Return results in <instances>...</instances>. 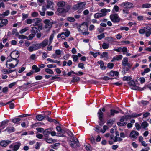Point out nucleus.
<instances>
[{
    "label": "nucleus",
    "instance_id": "nucleus-32",
    "mask_svg": "<svg viewBox=\"0 0 151 151\" xmlns=\"http://www.w3.org/2000/svg\"><path fill=\"white\" fill-rule=\"evenodd\" d=\"M66 3L63 1H60L58 2L57 5L60 7L63 8L65 5Z\"/></svg>",
    "mask_w": 151,
    "mask_h": 151
},
{
    "label": "nucleus",
    "instance_id": "nucleus-40",
    "mask_svg": "<svg viewBox=\"0 0 151 151\" xmlns=\"http://www.w3.org/2000/svg\"><path fill=\"white\" fill-rule=\"evenodd\" d=\"M45 71L48 74H54L53 71L51 69L49 68H46L45 69Z\"/></svg>",
    "mask_w": 151,
    "mask_h": 151
},
{
    "label": "nucleus",
    "instance_id": "nucleus-10",
    "mask_svg": "<svg viewBox=\"0 0 151 151\" xmlns=\"http://www.w3.org/2000/svg\"><path fill=\"white\" fill-rule=\"evenodd\" d=\"M44 22L45 24V28L46 29V31H49L52 27V24L49 19H46L44 21Z\"/></svg>",
    "mask_w": 151,
    "mask_h": 151
},
{
    "label": "nucleus",
    "instance_id": "nucleus-53",
    "mask_svg": "<svg viewBox=\"0 0 151 151\" xmlns=\"http://www.w3.org/2000/svg\"><path fill=\"white\" fill-rule=\"evenodd\" d=\"M114 66V64L112 63H109L107 64V67L110 69L112 68Z\"/></svg>",
    "mask_w": 151,
    "mask_h": 151
},
{
    "label": "nucleus",
    "instance_id": "nucleus-33",
    "mask_svg": "<svg viewBox=\"0 0 151 151\" xmlns=\"http://www.w3.org/2000/svg\"><path fill=\"white\" fill-rule=\"evenodd\" d=\"M9 121V120L6 119L2 121L0 124V128L6 125V124L8 123Z\"/></svg>",
    "mask_w": 151,
    "mask_h": 151
},
{
    "label": "nucleus",
    "instance_id": "nucleus-1",
    "mask_svg": "<svg viewBox=\"0 0 151 151\" xmlns=\"http://www.w3.org/2000/svg\"><path fill=\"white\" fill-rule=\"evenodd\" d=\"M41 19L37 18L32 19H29V24L33 23L34 26H37L38 29L40 30L43 29V24Z\"/></svg>",
    "mask_w": 151,
    "mask_h": 151
},
{
    "label": "nucleus",
    "instance_id": "nucleus-34",
    "mask_svg": "<svg viewBox=\"0 0 151 151\" xmlns=\"http://www.w3.org/2000/svg\"><path fill=\"white\" fill-rule=\"evenodd\" d=\"M60 144L59 143H56L54 144L50 145V147L53 149H57L58 148Z\"/></svg>",
    "mask_w": 151,
    "mask_h": 151
},
{
    "label": "nucleus",
    "instance_id": "nucleus-13",
    "mask_svg": "<svg viewBox=\"0 0 151 151\" xmlns=\"http://www.w3.org/2000/svg\"><path fill=\"white\" fill-rule=\"evenodd\" d=\"M79 10H78V13H81L83 9L85 8V7L86 5V2H80L78 4Z\"/></svg>",
    "mask_w": 151,
    "mask_h": 151
},
{
    "label": "nucleus",
    "instance_id": "nucleus-62",
    "mask_svg": "<svg viewBox=\"0 0 151 151\" xmlns=\"http://www.w3.org/2000/svg\"><path fill=\"white\" fill-rule=\"evenodd\" d=\"M68 20L71 22H73L75 21V19L73 17H69L67 18Z\"/></svg>",
    "mask_w": 151,
    "mask_h": 151
},
{
    "label": "nucleus",
    "instance_id": "nucleus-59",
    "mask_svg": "<svg viewBox=\"0 0 151 151\" xmlns=\"http://www.w3.org/2000/svg\"><path fill=\"white\" fill-rule=\"evenodd\" d=\"M120 29L121 30H125L127 31L129 30V28L127 27H120Z\"/></svg>",
    "mask_w": 151,
    "mask_h": 151
},
{
    "label": "nucleus",
    "instance_id": "nucleus-25",
    "mask_svg": "<svg viewBox=\"0 0 151 151\" xmlns=\"http://www.w3.org/2000/svg\"><path fill=\"white\" fill-rule=\"evenodd\" d=\"M71 7V6L70 5H68L67 4H65V5L64 6L63 8L65 12H68L70 9Z\"/></svg>",
    "mask_w": 151,
    "mask_h": 151
},
{
    "label": "nucleus",
    "instance_id": "nucleus-6",
    "mask_svg": "<svg viewBox=\"0 0 151 151\" xmlns=\"http://www.w3.org/2000/svg\"><path fill=\"white\" fill-rule=\"evenodd\" d=\"M111 20L114 23L119 22L120 20V18L118 15L116 14H111L110 16Z\"/></svg>",
    "mask_w": 151,
    "mask_h": 151
},
{
    "label": "nucleus",
    "instance_id": "nucleus-60",
    "mask_svg": "<svg viewBox=\"0 0 151 151\" xmlns=\"http://www.w3.org/2000/svg\"><path fill=\"white\" fill-rule=\"evenodd\" d=\"M135 126L136 129L138 130H139L141 128V127L140 125L138 123H136L135 124Z\"/></svg>",
    "mask_w": 151,
    "mask_h": 151
},
{
    "label": "nucleus",
    "instance_id": "nucleus-5",
    "mask_svg": "<svg viewBox=\"0 0 151 151\" xmlns=\"http://www.w3.org/2000/svg\"><path fill=\"white\" fill-rule=\"evenodd\" d=\"M78 30L81 32L87 30L88 29V26L86 22H83L77 27Z\"/></svg>",
    "mask_w": 151,
    "mask_h": 151
},
{
    "label": "nucleus",
    "instance_id": "nucleus-52",
    "mask_svg": "<svg viewBox=\"0 0 151 151\" xmlns=\"http://www.w3.org/2000/svg\"><path fill=\"white\" fill-rule=\"evenodd\" d=\"M108 128V127L106 125H104L103 127V129L101 130V132H102L103 133H104L106 131Z\"/></svg>",
    "mask_w": 151,
    "mask_h": 151
},
{
    "label": "nucleus",
    "instance_id": "nucleus-63",
    "mask_svg": "<svg viewBox=\"0 0 151 151\" xmlns=\"http://www.w3.org/2000/svg\"><path fill=\"white\" fill-rule=\"evenodd\" d=\"M138 80L142 83H143L145 82V79L144 77H141L138 79Z\"/></svg>",
    "mask_w": 151,
    "mask_h": 151
},
{
    "label": "nucleus",
    "instance_id": "nucleus-8",
    "mask_svg": "<svg viewBox=\"0 0 151 151\" xmlns=\"http://www.w3.org/2000/svg\"><path fill=\"white\" fill-rule=\"evenodd\" d=\"M139 135L138 132L135 130H132L129 134V137L132 140L136 139Z\"/></svg>",
    "mask_w": 151,
    "mask_h": 151
},
{
    "label": "nucleus",
    "instance_id": "nucleus-17",
    "mask_svg": "<svg viewBox=\"0 0 151 151\" xmlns=\"http://www.w3.org/2000/svg\"><path fill=\"white\" fill-rule=\"evenodd\" d=\"M4 131H7L8 133H10L14 132L15 131V129L13 127H8L4 130Z\"/></svg>",
    "mask_w": 151,
    "mask_h": 151
},
{
    "label": "nucleus",
    "instance_id": "nucleus-35",
    "mask_svg": "<svg viewBox=\"0 0 151 151\" xmlns=\"http://www.w3.org/2000/svg\"><path fill=\"white\" fill-rule=\"evenodd\" d=\"M142 114V113L137 114L136 113H133L131 115H128L129 116V119H130L131 118L135 117L140 116Z\"/></svg>",
    "mask_w": 151,
    "mask_h": 151
},
{
    "label": "nucleus",
    "instance_id": "nucleus-51",
    "mask_svg": "<svg viewBox=\"0 0 151 151\" xmlns=\"http://www.w3.org/2000/svg\"><path fill=\"white\" fill-rule=\"evenodd\" d=\"M60 132L61 133L58 134V136L60 137H63V134H65V132H66V130H65L62 129Z\"/></svg>",
    "mask_w": 151,
    "mask_h": 151
},
{
    "label": "nucleus",
    "instance_id": "nucleus-27",
    "mask_svg": "<svg viewBox=\"0 0 151 151\" xmlns=\"http://www.w3.org/2000/svg\"><path fill=\"white\" fill-rule=\"evenodd\" d=\"M129 119V116L128 115L124 116L121 118L120 121L121 122H123L124 121H127Z\"/></svg>",
    "mask_w": 151,
    "mask_h": 151
},
{
    "label": "nucleus",
    "instance_id": "nucleus-26",
    "mask_svg": "<svg viewBox=\"0 0 151 151\" xmlns=\"http://www.w3.org/2000/svg\"><path fill=\"white\" fill-rule=\"evenodd\" d=\"M122 140L123 139L121 137H119V134H117L116 135L115 137H114V142H115L117 141L121 142Z\"/></svg>",
    "mask_w": 151,
    "mask_h": 151
},
{
    "label": "nucleus",
    "instance_id": "nucleus-11",
    "mask_svg": "<svg viewBox=\"0 0 151 151\" xmlns=\"http://www.w3.org/2000/svg\"><path fill=\"white\" fill-rule=\"evenodd\" d=\"M8 23V20L6 19H4L3 18L0 17V28L4 26H6Z\"/></svg>",
    "mask_w": 151,
    "mask_h": 151
},
{
    "label": "nucleus",
    "instance_id": "nucleus-18",
    "mask_svg": "<svg viewBox=\"0 0 151 151\" xmlns=\"http://www.w3.org/2000/svg\"><path fill=\"white\" fill-rule=\"evenodd\" d=\"M48 40L45 39L42 43L37 44L38 45H39V47L40 48L41 47H45L48 44Z\"/></svg>",
    "mask_w": 151,
    "mask_h": 151
},
{
    "label": "nucleus",
    "instance_id": "nucleus-30",
    "mask_svg": "<svg viewBox=\"0 0 151 151\" xmlns=\"http://www.w3.org/2000/svg\"><path fill=\"white\" fill-rule=\"evenodd\" d=\"M98 63L100 65V67L101 69L105 70L106 69V67L104 66V62L102 61H99L98 62Z\"/></svg>",
    "mask_w": 151,
    "mask_h": 151
},
{
    "label": "nucleus",
    "instance_id": "nucleus-55",
    "mask_svg": "<svg viewBox=\"0 0 151 151\" xmlns=\"http://www.w3.org/2000/svg\"><path fill=\"white\" fill-rule=\"evenodd\" d=\"M147 29L148 30V31H146V32L145 35L147 37H148L151 34V32H150V31H151V29ZM146 30L147 31V30Z\"/></svg>",
    "mask_w": 151,
    "mask_h": 151
},
{
    "label": "nucleus",
    "instance_id": "nucleus-61",
    "mask_svg": "<svg viewBox=\"0 0 151 151\" xmlns=\"http://www.w3.org/2000/svg\"><path fill=\"white\" fill-rule=\"evenodd\" d=\"M85 148L87 151H91V148L89 145L85 146Z\"/></svg>",
    "mask_w": 151,
    "mask_h": 151
},
{
    "label": "nucleus",
    "instance_id": "nucleus-28",
    "mask_svg": "<svg viewBox=\"0 0 151 151\" xmlns=\"http://www.w3.org/2000/svg\"><path fill=\"white\" fill-rule=\"evenodd\" d=\"M19 61H17V62H16V63L14 65L12 63H10L8 64V68L10 69L11 68H15L16 67L19 63Z\"/></svg>",
    "mask_w": 151,
    "mask_h": 151
},
{
    "label": "nucleus",
    "instance_id": "nucleus-50",
    "mask_svg": "<svg viewBox=\"0 0 151 151\" xmlns=\"http://www.w3.org/2000/svg\"><path fill=\"white\" fill-rule=\"evenodd\" d=\"M28 30V27H25L24 29H23L20 30L19 32L20 34H22L24 33V32H26Z\"/></svg>",
    "mask_w": 151,
    "mask_h": 151
},
{
    "label": "nucleus",
    "instance_id": "nucleus-31",
    "mask_svg": "<svg viewBox=\"0 0 151 151\" xmlns=\"http://www.w3.org/2000/svg\"><path fill=\"white\" fill-rule=\"evenodd\" d=\"M148 126V124L146 122H143L141 125V127L144 128L145 130L147 129V127Z\"/></svg>",
    "mask_w": 151,
    "mask_h": 151
},
{
    "label": "nucleus",
    "instance_id": "nucleus-21",
    "mask_svg": "<svg viewBox=\"0 0 151 151\" xmlns=\"http://www.w3.org/2000/svg\"><path fill=\"white\" fill-rule=\"evenodd\" d=\"M21 144L19 142H16L13 146V150L14 151H17L19 148Z\"/></svg>",
    "mask_w": 151,
    "mask_h": 151
},
{
    "label": "nucleus",
    "instance_id": "nucleus-43",
    "mask_svg": "<svg viewBox=\"0 0 151 151\" xmlns=\"http://www.w3.org/2000/svg\"><path fill=\"white\" fill-rule=\"evenodd\" d=\"M45 141L47 143L51 144L54 142L55 140H53L52 138H49L46 139Z\"/></svg>",
    "mask_w": 151,
    "mask_h": 151
},
{
    "label": "nucleus",
    "instance_id": "nucleus-4",
    "mask_svg": "<svg viewBox=\"0 0 151 151\" xmlns=\"http://www.w3.org/2000/svg\"><path fill=\"white\" fill-rule=\"evenodd\" d=\"M19 52L18 51L15 50L12 51L11 53L10 56L11 58L13 59V60H15L16 62H17V61H19L17 58L19 57Z\"/></svg>",
    "mask_w": 151,
    "mask_h": 151
},
{
    "label": "nucleus",
    "instance_id": "nucleus-39",
    "mask_svg": "<svg viewBox=\"0 0 151 151\" xmlns=\"http://www.w3.org/2000/svg\"><path fill=\"white\" fill-rule=\"evenodd\" d=\"M148 27H145L144 29H140L139 31V33L140 34H143L146 31V29H148Z\"/></svg>",
    "mask_w": 151,
    "mask_h": 151
},
{
    "label": "nucleus",
    "instance_id": "nucleus-54",
    "mask_svg": "<svg viewBox=\"0 0 151 151\" xmlns=\"http://www.w3.org/2000/svg\"><path fill=\"white\" fill-rule=\"evenodd\" d=\"M127 124V122H124L121 123L120 122H118L117 123V124L119 126H124L125 125H126Z\"/></svg>",
    "mask_w": 151,
    "mask_h": 151
},
{
    "label": "nucleus",
    "instance_id": "nucleus-64",
    "mask_svg": "<svg viewBox=\"0 0 151 151\" xmlns=\"http://www.w3.org/2000/svg\"><path fill=\"white\" fill-rule=\"evenodd\" d=\"M72 8L75 10H79L78 4L74 5Z\"/></svg>",
    "mask_w": 151,
    "mask_h": 151
},
{
    "label": "nucleus",
    "instance_id": "nucleus-45",
    "mask_svg": "<svg viewBox=\"0 0 151 151\" xmlns=\"http://www.w3.org/2000/svg\"><path fill=\"white\" fill-rule=\"evenodd\" d=\"M114 121V120H113L112 119H109L107 121V124L109 125H112L113 124Z\"/></svg>",
    "mask_w": 151,
    "mask_h": 151
},
{
    "label": "nucleus",
    "instance_id": "nucleus-16",
    "mask_svg": "<svg viewBox=\"0 0 151 151\" xmlns=\"http://www.w3.org/2000/svg\"><path fill=\"white\" fill-rule=\"evenodd\" d=\"M30 27H31V29H30V30L32 33L36 34L37 33L38 31L40 30L38 29V27L37 28L36 26L33 25H30Z\"/></svg>",
    "mask_w": 151,
    "mask_h": 151
},
{
    "label": "nucleus",
    "instance_id": "nucleus-14",
    "mask_svg": "<svg viewBox=\"0 0 151 151\" xmlns=\"http://www.w3.org/2000/svg\"><path fill=\"white\" fill-rule=\"evenodd\" d=\"M11 142L10 140H2L0 142V145L2 147H6Z\"/></svg>",
    "mask_w": 151,
    "mask_h": 151
},
{
    "label": "nucleus",
    "instance_id": "nucleus-3",
    "mask_svg": "<svg viewBox=\"0 0 151 151\" xmlns=\"http://www.w3.org/2000/svg\"><path fill=\"white\" fill-rule=\"evenodd\" d=\"M28 116V114H23L18 116V118H15L14 119H11L12 122L14 123H16L18 122L21 120H25V117Z\"/></svg>",
    "mask_w": 151,
    "mask_h": 151
},
{
    "label": "nucleus",
    "instance_id": "nucleus-7",
    "mask_svg": "<svg viewBox=\"0 0 151 151\" xmlns=\"http://www.w3.org/2000/svg\"><path fill=\"white\" fill-rule=\"evenodd\" d=\"M70 144L72 147L74 148H77L80 146L78 140L76 139H72L70 141Z\"/></svg>",
    "mask_w": 151,
    "mask_h": 151
},
{
    "label": "nucleus",
    "instance_id": "nucleus-29",
    "mask_svg": "<svg viewBox=\"0 0 151 151\" xmlns=\"http://www.w3.org/2000/svg\"><path fill=\"white\" fill-rule=\"evenodd\" d=\"M45 116L42 114H39L36 116V119L38 121H41L44 119Z\"/></svg>",
    "mask_w": 151,
    "mask_h": 151
},
{
    "label": "nucleus",
    "instance_id": "nucleus-48",
    "mask_svg": "<svg viewBox=\"0 0 151 151\" xmlns=\"http://www.w3.org/2000/svg\"><path fill=\"white\" fill-rule=\"evenodd\" d=\"M150 70V69L149 68L145 69L144 70V71L141 73V74L142 75H144L145 73L149 72Z\"/></svg>",
    "mask_w": 151,
    "mask_h": 151
},
{
    "label": "nucleus",
    "instance_id": "nucleus-2",
    "mask_svg": "<svg viewBox=\"0 0 151 151\" xmlns=\"http://www.w3.org/2000/svg\"><path fill=\"white\" fill-rule=\"evenodd\" d=\"M100 11L101 13H97L94 14V17L95 18H98L105 16L106 13L110 12V10L104 8L101 9Z\"/></svg>",
    "mask_w": 151,
    "mask_h": 151
},
{
    "label": "nucleus",
    "instance_id": "nucleus-49",
    "mask_svg": "<svg viewBox=\"0 0 151 151\" xmlns=\"http://www.w3.org/2000/svg\"><path fill=\"white\" fill-rule=\"evenodd\" d=\"M72 57L73 58V61L75 62L77 61L78 59V56L76 55H73Z\"/></svg>",
    "mask_w": 151,
    "mask_h": 151
},
{
    "label": "nucleus",
    "instance_id": "nucleus-57",
    "mask_svg": "<svg viewBox=\"0 0 151 151\" xmlns=\"http://www.w3.org/2000/svg\"><path fill=\"white\" fill-rule=\"evenodd\" d=\"M129 12L128 9L125 8L123 10V14L125 15H127L129 14Z\"/></svg>",
    "mask_w": 151,
    "mask_h": 151
},
{
    "label": "nucleus",
    "instance_id": "nucleus-41",
    "mask_svg": "<svg viewBox=\"0 0 151 151\" xmlns=\"http://www.w3.org/2000/svg\"><path fill=\"white\" fill-rule=\"evenodd\" d=\"M89 54H91L92 55H93L94 58L96 57L97 56L99 55L100 54V53L99 52L94 53V52L92 51H90L89 52Z\"/></svg>",
    "mask_w": 151,
    "mask_h": 151
},
{
    "label": "nucleus",
    "instance_id": "nucleus-56",
    "mask_svg": "<svg viewBox=\"0 0 151 151\" xmlns=\"http://www.w3.org/2000/svg\"><path fill=\"white\" fill-rule=\"evenodd\" d=\"M115 59L116 60L118 61L120 60H121L123 58L122 55H120L117 56L115 57Z\"/></svg>",
    "mask_w": 151,
    "mask_h": 151
},
{
    "label": "nucleus",
    "instance_id": "nucleus-15",
    "mask_svg": "<svg viewBox=\"0 0 151 151\" xmlns=\"http://www.w3.org/2000/svg\"><path fill=\"white\" fill-rule=\"evenodd\" d=\"M39 45H38L37 44L33 45L32 46H30L29 48V50L32 52L34 50L38 49L39 47Z\"/></svg>",
    "mask_w": 151,
    "mask_h": 151
},
{
    "label": "nucleus",
    "instance_id": "nucleus-36",
    "mask_svg": "<svg viewBox=\"0 0 151 151\" xmlns=\"http://www.w3.org/2000/svg\"><path fill=\"white\" fill-rule=\"evenodd\" d=\"M10 11L9 10H7L5 12H4L2 14H0V16L5 17L8 15L9 14Z\"/></svg>",
    "mask_w": 151,
    "mask_h": 151
},
{
    "label": "nucleus",
    "instance_id": "nucleus-22",
    "mask_svg": "<svg viewBox=\"0 0 151 151\" xmlns=\"http://www.w3.org/2000/svg\"><path fill=\"white\" fill-rule=\"evenodd\" d=\"M16 36L18 37V38L19 39H27V40H28V37L23 35H19L18 32L16 33Z\"/></svg>",
    "mask_w": 151,
    "mask_h": 151
},
{
    "label": "nucleus",
    "instance_id": "nucleus-38",
    "mask_svg": "<svg viewBox=\"0 0 151 151\" xmlns=\"http://www.w3.org/2000/svg\"><path fill=\"white\" fill-rule=\"evenodd\" d=\"M126 66H127L128 67L126 69V70H125V68H124L123 69L125 71H126V72H127L131 68L132 64L128 62L126 64Z\"/></svg>",
    "mask_w": 151,
    "mask_h": 151
},
{
    "label": "nucleus",
    "instance_id": "nucleus-42",
    "mask_svg": "<svg viewBox=\"0 0 151 151\" xmlns=\"http://www.w3.org/2000/svg\"><path fill=\"white\" fill-rule=\"evenodd\" d=\"M109 44L105 43H103L102 47V48L104 49H107L109 47Z\"/></svg>",
    "mask_w": 151,
    "mask_h": 151
},
{
    "label": "nucleus",
    "instance_id": "nucleus-44",
    "mask_svg": "<svg viewBox=\"0 0 151 151\" xmlns=\"http://www.w3.org/2000/svg\"><path fill=\"white\" fill-rule=\"evenodd\" d=\"M54 37V34H52L50 35L49 37V45L51 44L53 40V38Z\"/></svg>",
    "mask_w": 151,
    "mask_h": 151
},
{
    "label": "nucleus",
    "instance_id": "nucleus-9",
    "mask_svg": "<svg viewBox=\"0 0 151 151\" xmlns=\"http://www.w3.org/2000/svg\"><path fill=\"white\" fill-rule=\"evenodd\" d=\"M119 5L121 7H125V8L127 9L132 8L133 7V4L129 2H124L120 4Z\"/></svg>",
    "mask_w": 151,
    "mask_h": 151
},
{
    "label": "nucleus",
    "instance_id": "nucleus-20",
    "mask_svg": "<svg viewBox=\"0 0 151 151\" xmlns=\"http://www.w3.org/2000/svg\"><path fill=\"white\" fill-rule=\"evenodd\" d=\"M119 111L116 110L114 109H111L110 110V114L109 115H108L109 117H111L114 116L115 114H117L119 113Z\"/></svg>",
    "mask_w": 151,
    "mask_h": 151
},
{
    "label": "nucleus",
    "instance_id": "nucleus-19",
    "mask_svg": "<svg viewBox=\"0 0 151 151\" xmlns=\"http://www.w3.org/2000/svg\"><path fill=\"white\" fill-rule=\"evenodd\" d=\"M98 116L99 120L101 122L103 121V113L102 112L101 109H99L97 113Z\"/></svg>",
    "mask_w": 151,
    "mask_h": 151
},
{
    "label": "nucleus",
    "instance_id": "nucleus-46",
    "mask_svg": "<svg viewBox=\"0 0 151 151\" xmlns=\"http://www.w3.org/2000/svg\"><path fill=\"white\" fill-rule=\"evenodd\" d=\"M105 37L104 34V33L97 36L99 40H101L102 39L104 38Z\"/></svg>",
    "mask_w": 151,
    "mask_h": 151
},
{
    "label": "nucleus",
    "instance_id": "nucleus-24",
    "mask_svg": "<svg viewBox=\"0 0 151 151\" xmlns=\"http://www.w3.org/2000/svg\"><path fill=\"white\" fill-rule=\"evenodd\" d=\"M52 130V129L51 128L47 129L43 131V134L45 135H48L50 134V132Z\"/></svg>",
    "mask_w": 151,
    "mask_h": 151
},
{
    "label": "nucleus",
    "instance_id": "nucleus-37",
    "mask_svg": "<svg viewBox=\"0 0 151 151\" xmlns=\"http://www.w3.org/2000/svg\"><path fill=\"white\" fill-rule=\"evenodd\" d=\"M151 7V4L149 3H145L143 4L142 6V8H149Z\"/></svg>",
    "mask_w": 151,
    "mask_h": 151
},
{
    "label": "nucleus",
    "instance_id": "nucleus-47",
    "mask_svg": "<svg viewBox=\"0 0 151 151\" xmlns=\"http://www.w3.org/2000/svg\"><path fill=\"white\" fill-rule=\"evenodd\" d=\"M80 78L79 77H73L72 78V80L71 81L72 82H76L80 80Z\"/></svg>",
    "mask_w": 151,
    "mask_h": 151
},
{
    "label": "nucleus",
    "instance_id": "nucleus-58",
    "mask_svg": "<svg viewBox=\"0 0 151 151\" xmlns=\"http://www.w3.org/2000/svg\"><path fill=\"white\" fill-rule=\"evenodd\" d=\"M58 11L60 13L65 12L63 8H58L57 9Z\"/></svg>",
    "mask_w": 151,
    "mask_h": 151
},
{
    "label": "nucleus",
    "instance_id": "nucleus-12",
    "mask_svg": "<svg viewBox=\"0 0 151 151\" xmlns=\"http://www.w3.org/2000/svg\"><path fill=\"white\" fill-rule=\"evenodd\" d=\"M128 84L130 86L131 89L135 90H139V87L136 86L134 81H131L129 82Z\"/></svg>",
    "mask_w": 151,
    "mask_h": 151
},
{
    "label": "nucleus",
    "instance_id": "nucleus-23",
    "mask_svg": "<svg viewBox=\"0 0 151 151\" xmlns=\"http://www.w3.org/2000/svg\"><path fill=\"white\" fill-rule=\"evenodd\" d=\"M128 62V58L127 57L124 58L122 60V64L124 66H126V64Z\"/></svg>",
    "mask_w": 151,
    "mask_h": 151
}]
</instances>
